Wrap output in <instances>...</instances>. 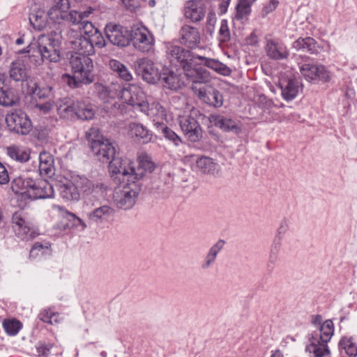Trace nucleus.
Instances as JSON below:
<instances>
[{
	"instance_id": "19",
	"label": "nucleus",
	"mask_w": 357,
	"mask_h": 357,
	"mask_svg": "<svg viewBox=\"0 0 357 357\" xmlns=\"http://www.w3.org/2000/svg\"><path fill=\"white\" fill-rule=\"evenodd\" d=\"M197 95L202 101L215 108H219L223 105L222 95L211 86L199 89Z\"/></svg>"
},
{
	"instance_id": "49",
	"label": "nucleus",
	"mask_w": 357,
	"mask_h": 357,
	"mask_svg": "<svg viewBox=\"0 0 357 357\" xmlns=\"http://www.w3.org/2000/svg\"><path fill=\"white\" fill-rule=\"evenodd\" d=\"M86 60H91L89 56L84 55H75L73 54L70 59V65L71 67L72 75H79L78 70L85 66L84 63H87Z\"/></svg>"
},
{
	"instance_id": "30",
	"label": "nucleus",
	"mask_w": 357,
	"mask_h": 357,
	"mask_svg": "<svg viewBox=\"0 0 357 357\" xmlns=\"http://www.w3.org/2000/svg\"><path fill=\"white\" fill-rule=\"evenodd\" d=\"M282 96L287 101L294 100L300 89V82L296 79H289L280 84Z\"/></svg>"
},
{
	"instance_id": "21",
	"label": "nucleus",
	"mask_w": 357,
	"mask_h": 357,
	"mask_svg": "<svg viewBox=\"0 0 357 357\" xmlns=\"http://www.w3.org/2000/svg\"><path fill=\"white\" fill-rule=\"evenodd\" d=\"M180 42L188 48L193 49L200 42V34L195 27L184 25L180 30Z\"/></svg>"
},
{
	"instance_id": "14",
	"label": "nucleus",
	"mask_w": 357,
	"mask_h": 357,
	"mask_svg": "<svg viewBox=\"0 0 357 357\" xmlns=\"http://www.w3.org/2000/svg\"><path fill=\"white\" fill-rule=\"evenodd\" d=\"M109 167L113 174L119 175V178L122 179L123 182H130L134 181L131 179V175L134 174V162L129 159L116 158L109 161Z\"/></svg>"
},
{
	"instance_id": "27",
	"label": "nucleus",
	"mask_w": 357,
	"mask_h": 357,
	"mask_svg": "<svg viewBox=\"0 0 357 357\" xmlns=\"http://www.w3.org/2000/svg\"><path fill=\"white\" fill-rule=\"evenodd\" d=\"M6 75L0 73V105L5 107L13 106L16 98L12 90L6 84Z\"/></svg>"
},
{
	"instance_id": "42",
	"label": "nucleus",
	"mask_w": 357,
	"mask_h": 357,
	"mask_svg": "<svg viewBox=\"0 0 357 357\" xmlns=\"http://www.w3.org/2000/svg\"><path fill=\"white\" fill-rule=\"evenodd\" d=\"M197 168L205 174H215L218 172L219 165L213 159L206 156H202L197 160Z\"/></svg>"
},
{
	"instance_id": "63",
	"label": "nucleus",
	"mask_w": 357,
	"mask_h": 357,
	"mask_svg": "<svg viewBox=\"0 0 357 357\" xmlns=\"http://www.w3.org/2000/svg\"><path fill=\"white\" fill-rule=\"evenodd\" d=\"M215 261H216V259L214 257H211V255H209L208 253H206V255H205V257L204 258L203 261L202 262L201 268L203 270H206V269L209 268L210 267H211L212 265H213L215 264Z\"/></svg>"
},
{
	"instance_id": "5",
	"label": "nucleus",
	"mask_w": 357,
	"mask_h": 357,
	"mask_svg": "<svg viewBox=\"0 0 357 357\" xmlns=\"http://www.w3.org/2000/svg\"><path fill=\"white\" fill-rule=\"evenodd\" d=\"M130 39L136 50L149 52L153 49L155 38L152 33L141 24H134L130 29Z\"/></svg>"
},
{
	"instance_id": "43",
	"label": "nucleus",
	"mask_w": 357,
	"mask_h": 357,
	"mask_svg": "<svg viewBox=\"0 0 357 357\" xmlns=\"http://www.w3.org/2000/svg\"><path fill=\"white\" fill-rule=\"evenodd\" d=\"M109 66L123 80L130 82L132 79V75L128 68L120 61L116 59H111L109 62Z\"/></svg>"
},
{
	"instance_id": "64",
	"label": "nucleus",
	"mask_w": 357,
	"mask_h": 357,
	"mask_svg": "<svg viewBox=\"0 0 357 357\" xmlns=\"http://www.w3.org/2000/svg\"><path fill=\"white\" fill-rule=\"evenodd\" d=\"M9 182V176L4 165L0 162V184L3 185Z\"/></svg>"
},
{
	"instance_id": "40",
	"label": "nucleus",
	"mask_w": 357,
	"mask_h": 357,
	"mask_svg": "<svg viewBox=\"0 0 357 357\" xmlns=\"http://www.w3.org/2000/svg\"><path fill=\"white\" fill-rule=\"evenodd\" d=\"M75 117L82 120L92 119L95 114V109L91 104L84 101L75 102Z\"/></svg>"
},
{
	"instance_id": "13",
	"label": "nucleus",
	"mask_w": 357,
	"mask_h": 357,
	"mask_svg": "<svg viewBox=\"0 0 357 357\" xmlns=\"http://www.w3.org/2000/svg\"><path fill=\"white\" fill-rule=\"evenodd\" d=\"M140 112L151 118L157 128L164 124L163 121L167 116L165 108L158 101L151 98H148Z\"/></svg>"
},
{
	"instance_id": "16",
	"label": "nucleus",
	"mask_w": 357,
	"mask_h": 357,
	"mask_svg": "<svg viewBox=\"0 0 357 357\" xmlns=\"http://www.w3.org/2000/svg\"><path fill=\"white\" fill-rule=\"evenodd\" d=\"M206 14V5L202 0L187 1L183 6L184 17L192 22H198L204 19Z\"/></svg>"
},
{
	"instance_id": "41",
	"label": "nucleus",
	"mask_w": 357,
	"mask_h": 357,
	"mask_svg": "<svg viewBox=\"0 0 357 357\" xmlns=\"http://www.w3.org/2000/svg\"><path fill=\"white\" fill-rule=\"evenodd\" d=\"M197 59L201 60L202 63L205 66L222 75H228L231 73L229 68H228L226 65L220 63L218 60L206 58L202 56H197Z\"/></svg>"
},
{
	"instance_id": "9",
	"label": "nucleus",
	"mask_w": 357,
	"mask_h": 357,
	"mask_svg": "<svg viewBox=\"0 0 357 357\" xmlns=\"http://www.w3.org/2000/svg\"><path fill=\"white\" fill-rule=\"evenodd\" d=\"M136 73L148 83L155 84L161 79L162 73L153 61L142 58L135 62Z\"/></svg>"
},
{
	"instance_id": "48",
	"label": "nucleus",
	"mask_w": 357,
	"mask_h": 357,
	"mask_svg": "<svg viewBox=\"0 0 357 357\" xmlns=\"http://www.w3.org/2000/svg\"><path fill=\"white\" fill-rule=\"evenodd\" d=\"M75 102L61 103L57 106V112L61 118L73 119L75 118Z\"/></svg>"
},
{
	"instance_id": "55",
	"label": "nucleus",
	"mask_w": 357,
	"mask_h": 357,
	"mask_svg": "<svg viewBox=\"0 0 357 357\" xmlns=\"http://www.w3.org/2000/svg\"><path fill=\"white\" fill-rule=\"evenodd\" d=\"M89 40L94 48V46H96L99 48H102L105 46V40L102 35V33L99 31H95L92 35L91 34L89 37H88Z\"/></svg>"
},
{
	"instance_id": "39",
	"label": "nucleus",
	"mask_w": 357,
	"mask_h": 357,
	"mask_svg": "<svg viewBox=\"0 0 357 357\" xmlns=\"http://www.w3.org/2000/svg\"><path fill=\"white\" fill-rule=\"evenodd\" d=\"M47 13L42 9L33 10L29 17L30 24L35 29L43 30L47 24Z\"/></svg>"
},
{
	"instance_id": "58",
	"label": "nucleus",
	"mask_w": 357,
	"mask_h": 357,
	"mask_svg": "<svg viewBox=\"0 0 357 357\" xmlns=\"http://www.w3.org/2000/svg\"><path fill=\"white\" fill-rule=\"evenodd\" d=\"M250 7V4L238 3L236 7V17L237 19L241 20L248 16L251 12Z\"/></svg>"
},
{
	"instance_id": "37",
	"label": "nucleus",
	"mask_w": 357,
	"mask_h": 357,
	"mask_svg": "<svg viewBox=\"0 0 357 357\" xmlns=\"http://www.w3.org/2000/svg\"><path fill=\"white\" fill-rule=\"evenodd\" d=\"M31 185H33L32 178L19 176L13 181L11 189L15 194L26 195L29 197V190H31Z\"/></svg>"
},
{
	"instance_id": "54",
	"label": "nucleus",
	"mask_w": 357,
	"mask_h": 357,
	"mask_svg": "<svg viewBox=\"0 0 357 357\" xmlns=\"http://www.w3.org/2000/svg\"><path fill=\"white\" fill-rule=\"evenodd\" d=\"M230 39V31L228 26V22L222 20L219 29V40L221 42H227Z\"/></svg>"
},
{
	"instance_id": "44",
	"label": "nucleus",
	"mask_w": 357,
	"mask_h": 357,
	"mask_svg": "<svg viewBox=\"0 0 357 357\" xmlns=\"http://www.w3.org/2000/svg\"><path fill=\"white\" fill-rule=\"evenodd\" d=\"M38 318L43 322L49 324H58L61 321L62 317L60 314L54 312L52 308L43 309L38 315Z\"/></svg>"
},
{
	"instance_id": "47",
	"label": "nucleus",
	"mask_w": 357,
	"mask_h": 357,
	"mask_svg": "<svg viewBox=\"0 0 357 357\" xmlns=\"http://www.w3.org/2000/svg\"><path fill=\"white\" fill-rule=\"evenodd\" d=\"M2 326L5 332L10 336L16 335L22 328V322L16 319H6Z\"/></svg>"
},
{
	"instance_id": "51",
	"label": "nucleus",
	"mask_w": 357,
	"mask_h": 357,
	"mask_svg": "<svg viewBox=\"0 0 357 357\" xmlns=\"http://www.w3.org/2000/svg\"><path fill=\"white\" fill-rule=\"evenodd\" d=\"M56 208H58L60 212L61 220L59 221V222L56 223L54 226V228L60 232L66 231L68 230L70 228H71L70 218H68V217H67V215H66V213H70V212L68 211L63 210L60 206H56Z\"/></svg>"
},
{
	"instance_id": "34",
	"label": "nucleus",
	"mask_w": 357,
	"mask_h": 357,
	"mask_svg": "<svg viewBox=\"0 0 357 357\" xmlns=\"http://www.w3.org/2000/svg\"><path fill=\"white\" fill-rule=\"evenodd\" d=\"M128 133L132 137L142 139L143 142H148L151 139V131L144 125L137 123H131L128 126Z\"/></svg>"
},
{
	"instance_id": "35",
	"label": "nucleus",
	"mask_w": 357,
	"mask_h": 357,
	"mask_svg": "<svg viewBox=\"0 0 357 357\" xmlns=\"http://www.w3.org/2000/svg\"><path fill=\"white\" fill-rule=\"evenodd\" d=\"M59 193L61 197L67 201H78L79 192L75 185L73 178L61 183L59 187Z\"/></svg>"
},
{
	"instance_id": "45",
	"label": "nucleus",
	"mask_w": 357,
	"mask_h": 357,
	"mask_svg": "<svg viewBox=\"0 0 357 357\" xmlns=\"http://www.w3.org/2000/svg\"><path fill=\"white\" fill-rule=\"evenodd\" d=\"M339 349L341 353L344 351L349 357L357 356V344L351 337H342L339 342Z\"/></svg>"
},
{
	"instance_id": "52",
	"label": "nucleus",
	"mask_w": 357,
	"mask_h": 357,
	"mask_svg": "<svg viewBox=\"0 0 357 357\" xmlns=\"http://www.w3.org/2000/svg\"><path fill=\"white\" fill-rule=\"evenodd\" d=\"M158 129V131H160L163 135L165 139L172 142L176 146H179L182 143L181 137L167 126L162 124Z\"/></svg>"
},
{
	"instance_id": "7",
	"label": "nucleus",
	"mask_w": 357,
	"mask_h": 357,
	"mask_svg": "<svg viewBox=\"0 0 357 357\" xmlns=\"http://www.w3.org/2000/svg\"><path fill=\"white\" fill-rule=\"evenodd\" d=\"M118 98L139 112L148 100L142 89L135 84H130L125 88L121 86Z\"/></svg>"
},
{
	"instance_id": "26",
	"label": "nucleus",
	"mask_w": 357,
	"mask_h": 357,
	"mask_svg": "<svg viewBox=\"0 0 357 357\" xmlns=\"http://www.w3.org/2000/svg\"><path fill=\"white\" fill-rule=\"evenodd\" d=\"M9 76L15 82H24L27 79L28 69L22 60L17 59L10 63Z\"/></svg>"
},
{
	"instance_id": "11",
	"label": "nucleus",
	"mask_w": 357,
	"mask_h": 357,
	"mask_svg": "<svg viewBox=\"0 0 357 357\" xmlns=\"http://www.w3.org/2000/svg\"><path fill=\"white\" fill-rule=\"evenodd\" d=\"M299 70L301 75L309 82H327L331 77V73L323 65L303 63L299 66Z\"/></svg>"
},
{
	"instance_id": "6",
	"label": "nucleus",
	"mask_w": 357,
	"mask_h": 357,
	"mask_svg": "<svg viewBox=\"0 0 357 357\" xmlns=\"http://www.w3.org/2000/svg\"><path fill=\"white\" fill-rule=\"evenodd\" d=\"M12 224L15 234L23 241L31 240L38 235L27 214L22 210L13 214Z\"/></svg>"
},
{
	"instance_id": "3",
	"label": "nucleus",
	"mask_w": 357,
	"mask_h": 357,
	"mask_svg": "<svg viewBox=\"0 0 357 357\" xmlns=\"http://www.w3.org/2000/svg\"><path fill=\"white\" fill-rule=\"evenodd\" d=\"M140 191V185L136 181L123 182L114 190L113 199L119 208L124 210L132 208Z\"/></svg>"
},
{
	"instance_id": "50",
	"label": "nucleus",
	"mask_w": 357,
	"mask_h": 357,
	"mask_svg": "<svg viewBox=\"0 0 357 357\" xmlns=\"http://www.w3.org/2000/svg\"><path fill=\"white\" fill-rule=\"evenodd\" d=\"M86 60H91L89 56L84 55H75L73 54L70 59V65L71 67L72 75H79L78 70L85 66L84 63H87Z\"/></svg>"
},
{
	"instance_id": "29",
	"label": "nucleus",
	"mask_w": 357,
	"mask_h": 357,
	"mask_svg": "<svg viewBox=\"0 0 357 357\" xmlns=\"http://www.w3.org/2000/svg\"><path fill=\"white\" fill-rule=\"evenodd\" d=\"M6 154L13 160L19 162H26L30 158L29 149L17 145H10L6 148Z\"/></svg>"
},
{
	"instance_id": "25",
	"label": "nucleus",
	"mask_w": 357,
	"mask_h": 357,
	"mask_svg": "<svg viewBox=\"0 0 357 357\" xmlns=\"http://www.w3.org/2000/svg\"><path fill=\"white\" fill-rule=\"evenodd\" d=\"M209 119L216 127L225 131H232L235 133H238L241 130L238 123L231 118L222 115L211 114Z\"/></svg>"
},
{
	"instance_id": "57",
	"label": "nucleus",
	"mask_w": 357,
	"mask_h": 357,
	"mask_svg": "<svg viewBox=\"0 0 357 357\" xmlns=\"http://www.w3.org/2000/svg\"><path fill=\"white\" fill-rule=\"evenodd\" d=\"M66 214L67 217L70 218L71 227H76L81 231H83L86 227V225L84 223V222L82 219L76 216L74 213L70 212L66 213Z\"/></svg>"
},
{
	"instance_id": "56",
	"label": "nucleus",
	"mask_w": 357,
	"mask_h": 357,
	"mask_svg": "<svg viewBox=\"0 0 357 357\" xmlns=\"http://www.w3.org/2000/svg\"><path fill=\"white\" fill-rule=\"evenodd\" d=\"M63 22L70 23L72 24H78L82 23V17L79 12L76 10L66 11L64 15Z\"/></svg>"
},
{
	"instance_id": "59",
	"label": "nucleus",
	"mask_w": 357,
	"mask_h": 357,
	"mask_svg": "<svg viewBox=\"0 0 357 357\" xmlns=\"http://www.w3.org/2000/svg\"><path fill=\"white\" fill-rule=\"evenodd\" d=\"M225 244V241L223 240H218L215 244H213L209 250L208 251V254L211 255V257H214L215 259H217L218 255L220 252L223 249L224 245Z\"/></svg>"
},
{
	"instance_id": "46",
	"label": "nucleus",
	"mask_w": 357,
	"mask_h": 357,
	"mask_svg": "<svg viewBox=\"0 0 357 357\" xmlns=\"http://www.w3.org/2000/svg\"><path fill=\"white\" fill-rule=\"evenodd\" d=\"M319 340L323 342H328L334 334V324L331 319L325 321L319 328Z\"/></svg>"
},
{
	"instance_id": "28",
	"label": "nucleus",
	"mask_w": 357,
	"mask_h": 357,
	"mask_svg": "<svg viewBox=\"0 0 357 357\" xmlns=\"http://www.w3.org/2000/svg\"><path fill=\"white\" fill-rule=\"evenodd\" d=\"M154 168V164L146 156H139L137 167H135L134 174L131 175V179L138 183L139 179L144 176L147 172H152Z\"/></svg>"
},
{
	"instance_id": "1",
	"label": "nucleus",
	"mask_w": 357,
	"mask_h": 357,
	"mask_svg": "<svg viewBox=\"0 0 357 357\" xmlns=\"http://www.w3.org/2000/svg\"><path fill=\"white\" fill-rule=\"evenodd\" d=\"M167 56L169 62L181 68L185 76L194 83H206L210 80L209 73L200 64L196 63L197 56L183 47L169 45L167 47Z\"/></svg>"
},
{
	"instance_id": "61",
	"label": "nucleus",
	"mask_w": 357,
	"mask_h": 357,
	"mask_svg": "<svg viewBox=\"0 0 357 357\" xmlns=\"http://www.w3.org/2000/svg\"><path fill=\"white\" fill-rule=\"evenodd\" d=\"M51 7L66 12L70 9V4L69 0H53Z\"/></svg>"
},
{
	"instance_id": "18",
	"label": "nucleus",
	"mask_w": 357,
	"mask_h": 357,
	"mask_svg": "<svg viewBox=\"0 0 357 357\" xmlns=\"http://www.w3.org/2000/svg\"><path fill=\"white\" fill-rule=\"evenodd\" d=\"M31 190H29V197L32 199L50 198L54 195V188L47 180H33Z\"/></svg>"
},
{
	"instance_id": "10",
	"label": "nucleus",
	"mask_w": 357,
	"mask_h": 357,
	"mask_svg": "<svg viewBox=\"0 0 357 357\" xmlns=\"http://www.w3.org/2000/svg\"><path fill=\"white\" fill-rule=\"evenodd\" d=\"M6 122L11 131L23 135H27L31 130V122L26 113L17 110L8 114Z\"/></svg>"
},
{
	"instance_id": "22",
	"label": "nucleus",
	"mask_w": 357,
	"mask_h": 357,
	"mask_svg": "<svg viewBox=\"0 0 357 357\" xmlns=\"http://www.w3.org/2000/svg\"><path fill=\"white\" fill-rule=\"evenodd\" d=\"M70 47L75 51V55L89 56L94 53V49L89 40L84 36H77L70 41Z\"/></svg>"
},
{
	"instance_id": "31",
	"label": "nucleus",
	"mask_w": 357,
	"mask_h": 357,
	"mask_svg": "<svg viewBox=\"0 0 357 357\" xmlns=\"http://www.w3.org/2000/svg\"><path fill=\"white\" fill-rule=\"evenodd\" d=\"M39 171L41 174L52 176L54 174V158L47 151H43L39 155Z\"/></svg>"
},
{
	"instance_id": "12",
	"label": "nucleus",
	"mask_w": 357,
	"mask_h": 357,
	"mask_svg": "<svg viewBox=\"0 0 357 357\" xmlns=\"http://www.w3.org/2000/svg\"><path fill=\"white\" fill-rule=\"evenodd\" d=\"M178 122L181 130L186 138L197 142L202 137V129L197 121L191 115L179 116Z\"/></svg>"
},
{
	"instance_id": "17",
	"label": "nucleus",
	"mask_w": 357,
	"mask_h": 357,
	"mask_svg": "<svg viewBox=\"0 0 357 357\" xmlns=\"http://www.w3.org/2000/svg\"><path fill=\"white\" fill-rule=\"evenodd\" d=\"M108 40L117 46H126L128 44L127 31L121 26L109 24L105 28Z\"/></svg>"
},
{
	"instance_id": "36",
	"label": "nucleus",
	"mask_w": 357,
	"mask_h": 357,
	"mask_svg": "<svg viewBox=\"0 0 357 357\" xmlns=\"http://www.w3.org/2000/svg\"><path fill=\"white\" fill-rule=\"evenodd\" d=\"M292 47L296 50H303L312 54L318 53L319 47L314 39L310 37L299 38L293 43Z\"/></svg>"
},
{
	"instance_id": "38",
	"label": "nucleus",
	"mask_w": 357,
	"mask_h": 357,
	"mask_svg": "<svg viewBox=\"0 0 357 357\" xmlns=\"http://www.w3.org/2000/svg\"><path fill=\"white\" fill-rule=\"evenodd\" d=\"M307 351L313 354L314 357H324L330 354L327 342H321L312 336L310 344L307 347Z\"/></svg>"
},
{
	"instance_id": "60",
	"label": "nucleus",
	"mask_w": 357,
	"mask_h": 357,
	"mask_svg": "<svg viewBox=\"0 0 357 357\" xmlns=\"http://www.w3.org/2000/svg\"><path fill=\"white\" fill-rule=\"evenodd\" d=\"M52 347V345L50 344H46L43 343H38V345L36 346V349L38 356L41 357H47L50 352Z\"/></svg>"
},
{
	"instance_id": "53",
	"label": "nucleus",
	"mask_w": 357,
	"mask_h": 357,
	"mask_svg": "<svg viewBox=\"0 0 357 357\" xmlns=\"http://www.w3.org/2000/svg\"><path fill=\"white\" fill-rule=\"evenodd\" d=\"M66 11L59 10L54 7H50L47 11L48 18L54 23L61 24L63 22Z\"/></svg>"
},
{
	"instance_id": "2",
	"label": "nucleus",
	"mask_w": 357,
	"mask_h": 357,
	"mask_svg": "<svg viewBox=\"0 0 357 357\" xmlns=\"http://www.w3.org/2000/svg\"><path fill=\"white\" fill-rule=\"evenodd\" d=\"M90 148L98 160L108 162L114 159L116 149L110 140L105 137L96 127H92L86 132Z\"/></svg>"
},
{
	"instance_id": "32",
	"label": "nucleus",
	"mask_w": 357,
	"mask_h": 357,
	"mask_svg": "<svg viewBox=\"0 0 357 357\" xmlns=\"http://www.w3.org/2000/svg\"><path fill=\"white\" fill-rule=\"evenodd\" d=\"M160 81L162 82L164 87L174 91L179 89L183 85V82L178 75L167 69L162 73Z\"/></svg>"
},
{
	"instance_id": "20",
	"label": "nucleus",
	"mask_w": 357,
	"mask_h": 357,
	"mask_svg": "<svg viewBox=\"0 0 357 357\" xmlns=\"http://www.w3.org/2000/svg\"><path fill=\"white\" fill-rule=\"evenodd\" d=\"M121 85L112 83L107 86L102 83H95L93 85V91L100 99L104 102H109L110 99L119 98Z\"/></svg>"
},
{
	"instance_id": "15",
	"label": "nucleus",
	"mask_w": 357,
	"mask_h": 357,
	"mask_svg": "<svg viewBox=\"0 0 357 357\" xmlns=\"http://www.w3.org/2000/svg\"><path fill=\"white\" fill-rule=\"evenodd\" d=\"M77 190L79 192V199L81 195H89L91 194L99 195L104 192L105 187L102 183H94L86 176L75 175L72 176Z\"/></svg>"
},
{
	"instance_id": "4",
	"label": "nucleus",
	"mask_w": 357,
	"mask_h": 357,
	"mask_svg": "<svg viewBox=\"0 0 357 357\" xmlns=\"http://www.w3.org/2000/svg\"><path fill=\"white\" fill-rule=\"evenodd\" d=\"M38 52L40 59L36 61L38 65L45 61L56 63L60 61L59 42L51 35H41L37 40Z\"/></svg>"
},
{
	"instance_id": "23",
	"label": "nucleus",
	"mask_w": 357,
	"mask_h": 357,
	"mask_svg": "<svg viewBox=\"0 0 357 357\" xmlns=\"http://www.w3.org/2000/svg\"><path fill=\"white\" fill-rule=\"evenodd\" d=\"M265 49L267 56L273 59H283L289 56V52L284 45L273 39L266 40Z\"/></svg>"
},
{
	"instance_id": "8",
	"label": "nucleus",
	"mask_w": 357,
	"mask_h": 357,
	"mask_svg": "<svg viewBox=\"0 0 357 357\" xmlns=\"http://www.w3.org/2000/svg\"><path fill=\"white\" fill-rule=\"evenodd\" d=\"M87 63H84L85 66L78 70V75H71L70 74H64L62 76V80L68 86L72 89L78 88L82 84H89L93 82V75L92 73L93 64L92 60H86Z\"/></svg>"
},
{
	"instance_id": "24",
	"label": "nucleus",
	"mask_w": 357,
	"mask_h": 357,
	"mask_svg": "<svg viewBox=\"0 0 357 357\" xmlns=\"http://www.w3.org/2000/svg\"><path fill=\"white\" fill-rule=\"evenodd\" d=\"M27 84L28 93L35 99H46L52 94V87L43 82L30 81Z\"/></svg>"
},
{
	"instance_id": "62",
	"label": "nucleus",
	"mask_w": 357,
	"mask_h": 357,
	"mask_svg": "<svg viewBox=\"0 0 357 357\" xmlns=\"http://www.w3.org/2000/svg\"><path fill=\"white\" fill-rule=\"evenodd\" d=\"M81 24L82 25V31L86 37H89L91 34L92 35L95 33V31H98L91 22L83 21Z\"/></svg>"
},
{
	"instance_id": "33",
	"label": "nucleus",
	"mask_w": 357,
	"mask_h": 357,
	"mask_svg": "<svg viewBox=\"0 0 357 357\" xmlns=\"http://www.w3.org/2000/svg\"><path fill=\"white\" fill-rule=\"evenodd\" d=\"M114 213V210L112 207L104 205L95 208L91 213H88L87 215L90 220L96 223H101L112 217Z\"/></svg>"
}]
</instances>
